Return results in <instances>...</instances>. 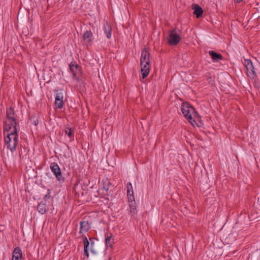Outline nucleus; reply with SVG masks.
Returning <instances> with one entry per match:
<instances>
[{
	"label": "nucleus",
	"instance_id": "c85d7f7f",
	"mask_svg": "<svg viewBox=\"0 0 260 260\" xmlns=\"http://www.w3.org/2000/svg\"><path fill=\"white\" fill-rule=\"evenodd\" d=\"M90 241H91V245L92 246L94 244L93 242L92 241V239L90 238Z\"/></svg>",
	"mask_w": 260,
	"mask_h": 260
},
{
	"label": "nucleus",
	"instance_id": "2eb2a0df",
	"mask_svg": "<svg viewBox=\"0 0 260 260\" xmlns=\"http://www.w3.org/2000/svg\"><path fill=\"white\" fill-rule=\"evenodd\" d=\"M246 69L247 70V75L249 78H254L256 77L255 69L252 63L251 65L247 66Z\"/></svg>",
	"mask_w": 260,
	"mask_h": 260
},
{
	"label": "nucleus",
	"instance_id": "f3484780",
	"mask_svg": "<svg viewBox=\"0 0 260 260\" xmlns=\"http://www.w3.org/2000/svg\"><path fill=\"white\" fill-rule=\"evenodd\" d=\"M209 54L212 57V60L214 62H218L222 59V56L221 54L217 53L214 51L210 50L209 51Z\"/></svg>",
	"mask_w": 260,
	"mask_h": 260
},
{
	"label": "nucleus",
	"instance_id": "7ed1b4c3",
	"mask_svg": "<svg viewBox=\"0 0 260 260\" xmlns=\"http://www.w3.org/2000/svg\"><path fill=\"white\" fill-rule=\"evenodd\" d=\"M14 133V130L10 133H9L5 137V141L8 149H10L12 152L15 151L16 149V146L18 142V131L16 129L15 134Z\"/></svg>",
	"mask_w": 260,
	"mask_h": 260
},
{
	"label": "nucleus",
	"instance_id": "72a5a7b5",
	"mask_svg": "<svg viewBox=\"0 0 260 260\" xmlns=\"http://www.w3.org/2000/svg\"><path fill=\"white\" fill-rule=\"evenodd\" d=\"M109 1H110V2H111V0H109Z\"/></svg>",
	"mask_w": 260,
	"mask_h": 260
},
{
	"label": "nucleus",
	"instance_id": "cd10ccee",
	"mask_svg": "<svg viewBox=\"0 0 260 260\" xmlns=\"http://www.w3.org/2000/svg\"><path fill=\"white\" fill-rule=\"evenodd\" d=\"M84 255H86L87 257H89V254L88 252V249H84Z\"/></svg>",
	"mask_w": 260,
	"mask_h": 260
},
{
	"label": "nucleus",
	"instance_id": "b1692460",
	"mask_svg": "<svg viewBox=\"0 0 260 260\" xmlns=\"http://www.w3.org/2000/svg\"><path fill=\"white\" fill-rule=\"evenodd\" d=\"M63 90H60V92H59L56 93L55 99H57V101H60V100H63Z\"/></svg>",
	"mask_w": 260,
	"mask_h": 260
},
{
	"label": "nucleus",
	"instance_id": "0eeeda50",
	"mask_svg": "<svg viewBox=\"0 0 260 260\" xmlns=\"http://www.w3.org/2000/svg\"><path fill=\"white\" fill-rule=\"evenodd\" d=\"M69 68L71 72L73 74V79H77L76 72L75 70H74V68H75L77 71H79V72H81L82 70L81 67L77 64L75 61H72L69 64Z\"/></svg>",
	"mask_w": 260,
	"mask_h": 260
},
{
	"label": "nucleus",
	"instance_id": "393cba45",
	"mask_svg": "<svg viewBox=\"0 0 260 260\" xmlns=\"http://www.w3.org/2000/svg\"><path fill=\"white\" fill-rule=\"evenodd\" d=\"M55 104L57 108L61 109L64 105V102L63 100H60V101H57V99H55Z\"/></svg>",
	"mask_w": 260,
	"mask_h": 260
},
{
	"label": "nucleus",
	"instance_id": "423d86ee",
	"mask_svg": "<svg viewBox=\"0 0 260 260\" xmlns=\"http://www.w3.org/2000/svg\"><path fill=\"white\" fill-rule=\"evenodd\" d=\"M180 35L176 32L175 29L170 31L168 42L170 45H176L180 42Z\"/></svg>",
	"mask_w": 260,
	"mask_h": 260
},
{
	"label": "nucleus",
	"instance_id": "1a4fd4ad",
	"mask_svg": "<svg viewBox=\"0 0 260 260\" xmlns=\"http://www.w3.org/2000/svg\"><path fill=\"white\" fill-rule=\"evenodd\" d=\"M141 71L143 79L145 78L149 74L150 72V63L140 64Z\"/></svg>",
	"mask_w": 260,
	"mask_h": 260
},
{
	"label": "nucleus",
	"instance_id": "20e7f679",
	"mask_svg": "<svg viewBox=\"0 0 260 260\" xmlns=\"http://www.w3.org/2000/svg\"><path fill=\"white\" fill-rule=\"evenodd\" d=\"M102 183L103 184V188L107 192V195L108 196L107 198L108 200L107 204L109 206L113 205V196L111 193L112 192L113 185L108 178L103 180Z\"/></svg>",
	"mask_w": 260,
	"mask_h": 260
},
{
	"label": "nucleus",
	"instance_id": "dca6fc26",
	"mask_svg": "<svg viewBox=\"0 0 260 260\" xmlns=\"http://www.w3.org/2000/svg\"><path fill=\"white\" fill-rule=\"evenodd\" d=\"M104 30L107 38L110 39L111 37L112 27L108 21H106L104 25Z\"/></svg>",
	"mask_w": 260,
	"mask_h": 260
},
{
	"label": "nucleus",
	"instance_id": "39448f33",
	"mask_svg": "<svg viewBox=\"0 0 260 260\" xmlns=\"http://www.w3.org/2000/svg\"><path fill=\"white\" fill-rule=\"evenodd\" d=\"M50 168L53 174L55 176L57 181H58L60 183L64 182L65 179L62 176L61 169L56 162H51L50 166Z\"/></svg>",
	"mask_w": 260,
	"mask_h": 260
},
{
	"label": "nucleus",
	"instance_id": "4468645a",
	"mask_svg": "<svg viewBox=\"0 0 260 260\" xmlns=\"http://www.w3.org/2000/svg\"><path fill=\"white\" fill-rule=\"evenodd\" d=\"M83 39L86 43L91 44L93 41V35L91 30H86L83 35Z\"/></svg>",
	"mask_w": 260,
	"mask_h": 260
},
{
	"label": "nucleus",
	"instance_id": "a211bd4d",
	"mask_svg": "<svg viewBox=\"0 0 260 260\" xmlns=\"http://www.w3.org/2000/svg\"><path fill=\"white\" fill-rule=\"evenodd\" d=\"M112 235L110 234V235H109L108 234H106L105 235V244L107 248L109 247L111 248H113V241L114 239H112Z\"/></svg>",
	"mask_w": 260,
	"mask_h": 260
},
{
	"label": "nucleus",
	"instance_id": "4be33fe9",
	"mask_svg": "<svg viewBox=\"0 0 260 260\" xmlns=\"http://www.w3.org/2000/svg\"><path fill=\"white\" fill-rule=\"evenodd\" d=\"M64 132L66 135L71 139V140H74V134L73 133V130L72 128L66 127Z\"/></svg>",
	"mask_w": 260,
	"mask_h": 260
},
{
	"label": "nucleus",
	"instance_id": "9d476101",
	"mask_svg": "<svg viewBox=\"0 0 260 260\" xmlns=\"http://www.w3.org/2000/svg\"><path fill=\"white\" fill-rule=\"evenodd\" d=\"M150 63L149 53L146 50H144L141 52L140 58V64Z\"/></svg>",
	"mask_w": 260,
	"mask_h": 260
},
{
	"label": "nucleus",
	"instance_id": "412c9836",
	"mask_svg": "<svg viewBox=\"0 0 260 260\" xmlns=\"http://www.w3.org/2000/svg\"><path fill=\"white\" fill-rule=\"evenodd\" d=\"M29 120L31 121V123L35 126L38 125L39 123V120L36 114H32L29 116Z\"/></svg>",
	"mask_w": 260,
	"mask_h": 260
},
{
	"label": "nucleus",
	"instance_id": "a878e982",
	"mask_svg": "<svg viewBox=\"0 0 260 260\" xmlns=\"http://www.w3.org/2000/svg\"><path fill=\"white\" fill-rule=\"evenodd\" d=\"M51 193V190L50 189H47V193L45 195L42 201L45 200V202H46L47 199H51L52 200H53V197L50 196Z\"/></svg>",
	"mask_w": 260,
	"mask_h": 260
},
{
	"label": "nucleus",
	"instance_id": "5701e85b",
	"mask_svg": "<svg viewBox=\"0 0 260 260\" xmlns=\"http://www.w3.org/2000/svg\"><path fill=\"white\" fill-rule=\"evenodd\" d=\"M82 238L83 239V243H84V249H86V248L88 249L90 243L87 239V238L84 235H83L82 236Z\"/></svg>",
	"mask_w": 260,
	"mask_h": 260
},
{
	"label": "nucleus",
	"instance_id": "f704fd0d",
	"mask_svg": "<svg viewBox=\"0 0 260 260\" xmlns=\"http://www.w3.org/2000/svg\"><path fill=\"white\" fill-rule=\"evenodd\" d=\"M39 1H41V0H39Z\"/></svg>",
	"mask_w": 260,
	"mask_h": 260
},
{
	"label": "nucleus",
	"instance_id": "f8f14e48",
	"mask_svg": "<svg viewBox=\"0 0 260 260\" xmlns=\"http://www.w3.org/2000/svg\"><path fill=\"white\" fill-rule=\"evenodd\" d=\"M80 233H86L90 229V225L88 221H81L80 222Z\"/></svg>",
	"mask_w": 260,
	"mask_h": 260
},
{
	"label": "nucleus",
	"instance_id": "7c9ffc66",
	"mask_svg": "<svg viewBox=\"0 0 260 260\" xmlns=\"http://www.w3.org/2000/svg\"><path fill=\"white\" fill-rule=\"evenodd\" d=\"M242 0H237V3H240Z\"/></svg>",
	"mask_w": 260,
	"mask_h": 260
},
{
	"label": "nucleus",
	"instance_id": "6e6552de",
	"mask_svg": "<svg viewBox=\"0 0 260 260\" xmlns=\"http://www.w3.org/2000/svg\"><path fill=\"white\" fill-rule=\"evenodd\" d=\"M22 253L20 247L18 246L14 248L13 255L12 260H22Z\"/></svg>",
	"mask_w": 260,
	"mask_h": 260
},
{
	"label": "nucleus",
	"instance_id": "ddd939ff",
	"mask_svg": "<svg viewBox=\"0 0 260 260\" xmlns=\"http://www.w3.org/2000/svg\"><path fill=\"white\" fill-rule=\"evenodd\" d=\"M128 200L129 202V212L132 215H134L137 213L135 198L130 197V199H128Z\"/></svg>",
	"mask_w": 260,
	"mask_h": 260
},
{
	"label": "nucleus",
	"instance_id": "9b49d317",
	"mask_svg": "<svg viewBox=\"0 0 260 260\" xmlns=\"http://www.w3.org/2000/svg\"><path fill=\"white\" fill-rule=\"evenodd\" d=\"M37 210L38 212L41 214H44L49 210V208L47 206L46 202L44 201H42L37 206Z\"/></svg>",
	"mask_w": 260,
	"mask_h": 260
},
{
	"label": "nucleus",
	"instance_id": "6ab92c4d",
	"mask_svg": "<svg viewBox=\"0 0 260 260\" xmlns=\"http://www.w3.org/2000/svg\"><path fill=\"white\" fill-rule=\"evenodd\" d=\"M193 14L196 16L197 18L200 17L203 13V10L202 8L198 6V5H195L193 8Z\"/></svg>",
	"mask_w": 260,
	"mask_h": 260
},
{
	"label": "nucleus",
	"instance_id": "f257e3e1",
	"mask_svg": "<svg viewBox=\"0 0 260 260\" xmlns=\"http://www.w3.org/2000/svg\"><path fill=\"white\" fill-rule=\"evenodd\" d=\"M6 117L9 121V123H8L7 121L4 122V135H6V132H9L12 129V127L14 129L13 134H15L16 129H17V126H19V123L17 122L14 110L12 107L7 109Z\"/></svg>",
	"mask_w": 260,
	"mask_h": 260
},
{
	"label": "nucleus",
	"instance_id": "aec40b11",
	"mask_svg": "<svg viewBox=\"0 0 260 260\" xmlns=\"http://www.w3.org/2000/svg\"><path fill=\"white\" fill-rule=\"evenodd\" d=\"M127 188V196L128 199H130V197H133V198H135L134 196V191L133 188L132 186V184L131 182H128L126 185Z\"/></svg>",
	"mask_w": 260,
	"mask_h": 260
},
{
	"label": "nucleus",
	"instance_id": "c756f323",
	"mask_svg": "<svg viewBox=\"0 0 260 260\" xmlns=\"http://www.w3.org/2000/svg\"><path fill=\"white\" fill-rule=\"evenodd\" d=\"M90 250L92 253H95V252L93 250L92 248H91Z\"/></svg>",
	"mask_w": 260,
	"mask_h": 260
},
{
	"label": "nucleus",
	"instance_id": "f03ea898",
	"mask_svg": "<svg viewBox=\"0 0 260 260\" xmlns=\"http://www.w3.org/2000/svg\"><path fill=\"white\" fill-rule=\"evenodd\" d=\"M181 111L184 117L193 126L197 125L196 118H198L200 121L201 117L198 112L193 107L190 106L188 103H183L182 104Z\"/></svg>",
	"mask_w": 260,
	"mask_h": 260
},
{
	"label": "nucleus",
	"instance_id": "bb28decb",
	"mask_svg": "<svg viewBox=\"0 0 260 260\" xmlns=\"http://www.w3.org/2000/svg\"><path fill=\"white\" fill-rule=\"evenodd\" d=\"M252 63V62L251 60L250 59H245L244 60V62H243V64L245 68H246L247 67V66L251 65V64Z\"/></svg>",
	"mask_w": 260,
	"mask_h": 260
},
{
	"label": "nucleus",
	"instance_id": "2f4dec72",
	"mask_svg": "<svg viewBox=\"0 0 260 260\" xmlns=\"http://www.w3.org/2000/svg\"><path fill=\"white\" fill-rule=\"evenodd\" d=\"M74 70H75L76 72H78V71H77V70H76V68H74Z\"/></svg>",
	"mask_w": 260,
	"mask_h": 260
},
{
	"label": "nucleus",
	"instance_id": "473e14b6",
	"mask_svg": "<svg viewBox=\"0 0 260 260\" xmlns=\"http://www.w3.org/2000/svg\"><path fill=\"white\" fill-rule=\"evenodd\" d=\"M108 260H112V257H110L109 258V259H108Z\"/></svg>",
	"mask_w": 260,
	"mask_h": 260
}]
</instances>
